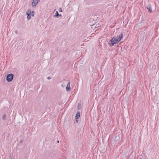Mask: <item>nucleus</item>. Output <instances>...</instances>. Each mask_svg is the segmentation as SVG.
<instances>
[{"label": "nucleus", "instance_id": "obj_1", "mask_svg": "<svg viewBox=\"0 0 159 159\" xmlns=\"http://www.w3.org/2000/svg\"><path fill=\"white\" fill-rule=\"evenodd\" d=\"M123 34L121 33L119 36H114L109 41V44L111 47H112L115 44L118 43L123 38Z\"/></svg>", "mask_w": 159, "mask_h": 159}, {"label": "nucleus", "instance_id": "obj_2", "mask_svg": "<svg viewBox=\"0 0 159 159\" xmlns=\"http://www.w3.org/2000/svg\"><path fill=\"white\" fill-rule=\"evenodd\" d=\"M14 75L12 73L9 74L7 75L6 78L8 82H11L13 80Z\"/></svg>", "mask_w": 159, "mask_h": 159}, {"label": "nucleus", "instance_id": "obj_3", "mask_svg": "<svg viewBox=\"0 0 159 159\" xmlns=\"http://www.w3.org/2000/svg\"><path fill=\"white\" fill-rule=\"evenodd\" d=\"M40 1V0H33L32 6L33 7H35L37 3Z\"/></svg>", "mask_w": 159, "mask_h": 159}, {"label": "nucleus", "instance_id": "obj_4", "mask_svg": "<svg viewBox=\"0 0 159 159\" xmlns=\"http://www.w3.org/2000/svg\"><path fill=\"white\" fill-rule=\"evenodd\" d=\"M8 119V117L6 114H4L2 117V120L4 121H6Z\"/></svg>", "mask_w": 159, "mask_h": 159}, {"label": "nucleus", "instance_id": "obj_5", "mask_svg": "<svg viewBox=\"0 0 159 159\" xmlns=\"http://www.w3.org/2000/svg\"><path fill=\"white\" fill-rule=\"evenodd\" d=\"M31 12L30 10H28L26 12V14L27 15V18L28 20H30L31 17Z\"/></svg>", "mask_w": 159, "mask_h": 159}, {"label": "nucleus", "instance_id": "obj_6", "mask_svg": "<svg viewBox=\"0 0 159 159\" xmlns=\"http://www.w3.org/2000/svg\"><path fill=\"white\" fill-rule=\"evenodd\" d=\"M70 82H69L68 83L66 87V90L67 92H69L70 90Z\"/></svg>", "mask_w": 159, "mask_h": 159}, {"label": "nucleus", "instance_id": "obj_7", "mask_svg": "<svg viewBox=\"0 0 159 159\" xmlns=\"http://www.w3.org/2000/svg\"><path fill=\"white\" fill-rule=\"evenodd\" d=\"M147 8L148 10V11L149 12H152V8L150 4H149L148 5Z\"/></svg>", "mask_w": 159, "mask_h": 159}, {"label": "nucleus", "instance_id": "obj_8", "mask_svg": "<svg viewBox=\"0 0 159 159\" xmlns=\"http://www.w3.org/2000/svg\"><path fill=\"white\" fill-rule=\"evenodd\" d=\"M80 112L79 111H77L75 116V119H79L80 117Z\"/></svg>", "mask_w": 159, "mask_h": 159}, {"label": "nucleus", "instance_id": "obj_9", "mask_svg": "<svg viewBox=\"0 0 159 159\" xmlns=\"http://www.w3.org/2000/svg\"><path fill=\"white\" fill-rule=\"evenodd\" d=\"M59 15V14H58V11H57L56 12V13L55 14V15H54L53 16V17H58V16Z\"/></svg>", "mask_w": 159, "mask_h": 159}, {"label": "nucleus", "instance_id": "obj_10", "mask_svg": "<svg viewBox=\"0 0 159 159\" xmlns=\"http://www.w3.org/2000/svg\"><path fill=\"white\" fill-rule=\"evenodd\" d=\"M81 105L80 104H79L78 106V109L79 110H80L81 108Z\"/></svg>", "mask_w": 159, "mask_h": 159}, {"label": "nucleus", "instance_id": "obj_11", "mask_svg": "<svg viewBox=\"0 0 159 159\" xmlns=\"http://www.w3.org/2000/svg\"><path fill=\"white\" fill-rule=\"evenodd\" d=\"M31 16H34V11H33L31 12Z\"/></svg>", "mask_w": 159, "mask_h": 159}, {"label": "nucleus", "instance_id": "obj_12", "mask_svg": "<svg viewBox=\"0 0 159 159\" xmlns=\"http://www.w3.org/2000/svg\"><path fill=\"white\" fill-rule=\"evenodd\" d=\"M79 120L78 119H75V122L76 123H77L78 122Z\"/></svg>", "mask_w": 159, "mask_h": 159}, {"label": "nucleus", "instance_id": "obj_13", "mask_svg": "<svg viewBox=\"0 0 159 159\" xmlns=\"http://www.w3.org/2000/svg\"><path fill=\"white\" fill-rule=\"evenodd\" d=\"M59 11L60 12H62V10L61 8H60L59 10Z\"/></svg>", "mask_w": 159, "mask_h": 159}, {"label": "nucleus", "instance_id": "obj_14", "mask_svg": "<svg viewBox=\"0 0 159 159\" xmlns=\"http://www.w3.org/2000/svg\"><path fill=\"white\" fill-rule=\"evenodd\" d=\"M47 79L48 80H50L51 79V78L49 76V77H48Z\"/></svg>", "mask_w": 159, "mask_h": 159}, {"label": "nucleus", "instance_id": "obj_15", "mask_svg": "<svg viewBox=\"0 0 159 159\" xmlns=\"http://www.w3.org/2000/svg\"><path fill=\"white\" fill-rule=\"evenodd\" d=\"M9 159H11V156H9Z\"/></svg>", "mask_w": 159, "mask_h": 159}, {"label": "nucleus", "instance_id": "obj_16", "mask_svg": "<svg viewBox=\"0 0 159 159\" xmlns=\"http://www.w3.org/2000/svg\"><path fill=\"white\" fill-rule=\"evenodd\" d=\"M61 16V14H59V15L58 16Z\"/></svg>", "mask_w": 159, "mask_h": 159}, {"label": "nucleus", "instance_id": "obj_17", "mask_svg": "<svg viewBox=\"0 0 159 159\" xmlns=\"http://www.w3.org/2000/svg\"><path fill=\"white\" fill-rule=\"evenodd\" d=\"M57 143H59V141H58H58H57Z\"/></svg>", "mask_w": 159, "mask_h": 159}]
</instances>
